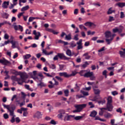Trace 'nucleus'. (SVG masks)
<instances>
[{
  "label": "nucleus",
  "mask_w": 125,
  "mask_h": 125,
  "mask_svg": "<svg viewBox=\"0 0 125 125\" xmlns=\"http://www.w3.org/2000/svg\"><path fill=\"white\" fill-rule=\"evenodd\" d=\"M59 58L63 60H70L71 59V58L66 57L64 53H59L53 58V60L56 61V60H58Z\"/></svg>",
  "instance_id": "3"
},
{
  "label": "nucleus",
  "mask_w": 125,
  "mask_h": 125,
  "mask_svg": "<svg viewBox=\"0 0 125 125\" xmlns=\"http://www.w3.org/2000/svg\"><path fill=\"white\" fill-rule=\"evenodd\" d=\"M77 75V72L76 71H74L72 72V74H68V78H70V77H74Z\"/></svg>",
  "instance_id": "36"
},
{
  "label": "nucleus",
  "mask_w": 125,
  "mask_h": 125,
  "mask_svg": "<svg viewBox=\"0 0 125 125\" xmlns=\"http://www.w3.org/2000/svg\"><path fill=\"white\" fill-rule=\"evenodd\" d=\"M112 102H113L112 97L108 96L107 104H112Z\"/></svg>",
  "instance_id": "24"
},
{
  "label": "nucleus",
  "mask_w": 125,
  "mask_h": 125,
  "mask_svg": "<svg viewBox=\"0 0 125 125\" xmlns=\"http://www.w3.org/2000/svg\"><path fill=\"white\" fill-rule=\"evenodd\" d=\"M8 5H9V1H5L2 4V7L5 9L8 7Z\"/></svg>",
  "instance_id": "9"
},
{
  "label": "nucleus",
  "mask_w": 125,
  "mask_h": 125,
  "mask_svg": "<svg viewBox=\"0 0 125 125\" xmlns=\"http://www.w3.org/2000/svg\"><path fill=\"white\" fill-rule=\"evenodd\" d=\"M83 56L85 57V59L86 60H88L90 59V58L91 57L90 56L88 55V53H85L83 55Z\"/></svg>",
  "instance_id": "20"
},
{
  "label": "nucleus",
  "mask_w": 125,
  "mask_h": 125,
  "mask_svg": "<svg viewBox=\"0 0 125 125\" xmlns=\"http://www.w3.org/2000/svg\"><path fill=\"white\" fill-rule=\"evenodd\" d=\"M98 104L100 105V104H102V105H103L104 103H105V100H103V101H99L98 102Z\"/></svg>",
  "instance_id": "53"
},
{
  "label": "nucleus",
  "mask_w": 125,
  "mask_h": 125,
  "mask_svg": "<svg viewBox=\"0 0 125 125\" xmlns=\"http://www.w3.org/2000/svg\"><path fill=\"white\" fill-rule=\"evenodd\" d=\"M119 31V29L117 28H114L113 30H112V32L113 33H117V32Z\"/></svg>",
  "instance_id": "63"
},
{
  "label": "nucleus",
  "mask_w": 125,
  "mask_h": 125,
  "mask_svg": "<svg viewBox=\"0 0 125 125\" xmlns=\"http://www.w3.org/2000/svg\"><path fill=\"white\" fill-rule=\"evenodd\" d=\"M116 112L117 113H120V114H122L123 113V111L122 110V108L119 107L118 109H116Z\"/></svg>",
  "instance_id": "41"
},
{
  "label": "nucleus",
  "mask_w": 125,
  "mask_h": 125,
  "mask_svg": "<svg viewBox=\"0 0 125 125\" xmlns=\"http://www.w3.org/2000/svg\"><path fill=\"white\" fill-rule=\"evenodd\" d=\"M119 7L123 8L125 6V2H118L116 4Z\"/></svg>",
  "instance_id": "21"
},
{
  "label": "nucleus",
  "mask_w": 125,
  "mask_h": 125,
  "mask_svg": "<svg viewBox=\"0 0 125 125\" xmlns=\"http://www.w3.org/2000/svg\"><path fill=\"white\" fill-rule=\"evenodd\" d=\"M59 67H60V70L62 71L63 69H64V67H65V65L63 64H59Z\"/></svg>",
  "instance_id": "50"
},
{
  "label": "nucleus",
  "mask_w": 125,
  "mask_h": 125,
  "mask_svg": "<svg viewBox=\"0 0 125 125\" xmlns=\"http://www.w3.org/2000/svg\"><path fill=\"white\" fill-rule=\"evenodd\" d=\"M86 73V70H81L79 74L80 75L83 77H84V75Z\"/></svg>",
  "instance_id": "25"
},
{
  "label": "nucleus",
  "mask_w": 125,
  "mask_h": 125,
  "mask_svg": "<svg viewBox=\"0 0 125 125\" xmlns=\"http://www.w3.org/2000/svg\"><path fill=\"white\" fill-rule=\"evenodd\" d=\"M35 19H36V18H35L33 17H31L29 18L28 21H29V22H32V21L33 20H35Z\"/></svg>",
  "instance_id": "55"
},
{
  "label": "nucleus",
  "mask_w": 125,
  "mask_h": 125,
  "mask_svg": "<svg viewBox=\"0 0 125 125\" xmlns=\"http://www.w3.org/2000/svg\"><path fill=\"white\" fill-rule=\"evenodd\" d=\"M120 14H121L120 18H125V14L124 13V12H121Z\"/></svg>",
  "instance_id": "59"
},
{
  "label": "nucleus",
  "mask_w": 125,
  "mask_h": 125,
  "mask_svg": "<svg viewBox=\"0 0 125 125\" xmlns=\"http://www.w3.org/2000/svg\"><path fill=\"white\" fill-rule=\"evenodd\" d=\"M87 65H89V63H88V62H85L84 64H83L82 65V67H83V68H85V67H87Z\"/></svg>",
  "instance_id": "45"
},
{
  "label": "nucleus",
  "mask_w": 125,
  "mask_h": 125,
  "mask_svg": "<svg viewBox=\"0 0 125 125\" xmlns=\"http://www.w3.org/2000/svg\"><path fill=\"white\" fill-rule=\"evenodd\" d=\"M73 118L72 115L65 116L64 117V121H71V119Z\"/></svg>",
  "instance_id": "19"
},
{
  "label": "nucleus",
  "mask_w": 125,
  "mask_h": 125,
  "mask_svg": "<svg viewBox=\"0 0 125 125\" xmlns=\"http://www.w3.org/2000/svg\"><path fill=\"white\" fill-rule=\"evenodd\" d=\"M80 86L81 85H80V84H78V83H76L75 84V87H74V89H76L77 90L79 91L80 90Z\"/></svg>",
  "instance_id": "30"
},
{
  "label": "nucleus",
  "mask_w": 125,
  "mask_h": 125,
  "mask_svg": "<svg viewBox=\"0 0 125 125\" xmlns=\"http://www.w3.org/2000/svg\"><path fill=\"white\" fill-rule=\"evenodd\" d=\"M3 118L5 119V120H7V119H8L9 118V116H8V114L7 113H5L3 114Z\"/></svg>",
  "instance_id": "48"
},
{
  "label": "nucleus",
  "mask_w": 125,
  "mask_h": 125,
  "mask_svg": "<svg viewBox=\"0 0 125 125\" xmlns=\"http://www.w3.org/2000/svg\"><path fill=\"white\" fill-rule=\"evenodd\" d=\"M81 92L82 93V94H83V95H84V96H87L89 95L88 92H85L83 90H81Z\"/></svg>",
  "instance_id": "34"
},
{
  "label": "nucleus",
  "mask_w": 125,
  "mask_h": 125,
  "mask_svg": "<svg viewBox=\"0 0 125 125\" xmlns=\"http://www.w3.org/2000/svg\"><path fill=\"white\" fill-rule=\"evenodd\" d=\"M29 5H27L26 6L22 7L21 9V11H22V12L26 11V10H28V9H29Z\"/></svg>",
  "instance_id": "28"
},
{
  "label": "nucleus",
  "mask_w": 125,
  "mask_h": 125,
  "mask_svg": "<svg viewBox=\"0 0 125 125\" xmlns=\"http://www.w3.org/2000/svg\"><path fill=\"white\" fill-rule=\"evenodd\" d=\"M83 116H76L74 118V119L76 120V121H79L83 119Z\"/></svg>",
  "instance_id": "38"
},
{
  "label": "nucleus",
  "mask_w": 125,
  "mask_h": 125,
  "mask_svg": "<svg viewBox=\"0 0 125 125\" xmlns=\"http://www.w3.org/2000/svg\"><path fill=\"white\" fill-rule=\"evenodd\" d=\"M85 26H89V27H91L92 25H93V23L90 22V21H88L86 22V23H84Z\"/></svg>",
  "instance_id": "29"
},
{
  "label": "nucleus",
  "mask_w": 125,
  "mask_h": 125,
  "mask_svg": "<svg viewBox=\"0 0 125 125\" xmlns=\"http://www.w3.org/2000/svg\"><path fill=\"white\" fill-rule=\"evenodd\" d=\"M24 12H21V13H20L18 15V18L20 19L21 16H23V14Z\"/></svg>",
  "instance_id": "61"
},
{
  "label": "nucleus",
  "mask_w": 125,
  "mask_h": 125,
  "mask_svg": "<svg viewBox=\"0 0 125 125\" xmlns=\"http://www.w3.org/2000/svg\"><path fill=\"white\" fill-rule=\"evenodd\" d=\"M101 111L99 112V114L100 116H103V114H104V107L100 108Z\"/></svg>",
  "instance_id": "31"
},
{
  "label": "nucleus",
  "mask_w": 125,
  "mask_h": 125,
  "mask_svg": "<svg viewBox=\"0 0 125 125\" xmlns=\"http://www.w3.org/2000/svg\"><path fill=\"white\" fill-rule=\"evenodd\" d=\"M31 57V54H26L24 56V59H29Z\"/></svg>",
  "instance_id": "40"
},
{
  "label": "nucleus",
  "mask_w": 125,
  "mask_h": 125,
  "mask_svg": "<svg viewBox=\"0 0 125 125\" xmlns=\"http://www.w3.org/2000/svg\"><path fill=\"white\" fill-rule=\"evenodd\" d=\"M38 86H41V87H42L43 86H44V83H43L42 82V81H40V83L37 84Z\"/></svg>",
  "instance_id": "43"
},
{
  "label": "nucleus",
  "mask_w": 125,
  "mask_h": 125,
  "mask_svg": "<svg viewBox=\"0 0 125 125\" xmlns=\"http://www.w3.org/2000/svg\"><path fill=\"white\" fill-rule=\"evenodd\" d=\"M88 104L91 106L90 108H94V104H92V102H89Z\"/></svg>",
  "instance_id": "58"
},
{
  "label": "nucleus",
  "mask_w": 125,
  "mask_h": 125,
  "mask_svg": "<svg viewBox=\"0 0 125 125\" xmlns=\"http://www.w3.org/2000/svg\"><path fill=\"white\" fill-rule=\"evenodd\" d=\"M50 124L51 125H56V122H55V121H54V120H51V122H50Z\"/></svg>",
  "instance_id": "62"
},
{
  "label": "nucleus",
  "mask_w": 125,
  "mask_h": 125,
  "mask_svg": "<svg viewBox=\"0 0 125 125\" xmlns=\"http://www.w3.org/2000/svg\"><path fill=\"white\" fill-rule=\"evenodd\" d=\"M79 35L76 34L74 36V37L73 38V40L74 41H79Z\"/></svg>",
  "instance_id": "47"
},
{
  "label": "nucleus",
  "mask_w": 125,
  "mask_h": 125,
  "mask_svg": "<svg viewBox=\"0 0 125 125\" xmlns=\"http://www.w3.org/2000/svg\"><path fill=\"white\" fill-rule=\"evenodd\" d=\"M55 78L57 79L58 81H59L60 82H62L63 79L62 78L59 77V76H56Z\"/></svg>",
  "instance_id": "46"
},
{
  "label": "nucleus",
  "mask_w": 125,
  "mask_h": 125,
  "mask_svg": "<svg viewBox=\"0 0 125 125\" xmlns=\"http://www.w3.org/2000/svg\"><path fill=\"white\" fill-rule=\"evenodd\" d=\"M119 54H120L121 57H123V58H125V52L120 51Z\"/></svg>",
  "instance_id": "37"
},
{
  "label": "nucleus",
  "mask_w": 125,
  "mask_h": 125,
  "mask_svg": "<svg viewBox=\"0 0 125 125\" xmlns=\"http://www.w3.org/2000/svg\"><path fill=\"white\" fill-rule=\"evenodd\" d=\"M4 39L5 40H8V39H9V35L7 33H5L4 36Z\"/></svg>",
  "instance_id": "51"
},
{
  "label": "nucleus",
  "mask_w": 125,
  "mask_h": 125,
  "mask_svg": "<svg viewBox=\"0 0 125 125\" xmlns=\"http://www.w3.org/2000/svg\"><path fill=\"white\" fill-rule=\"evenodd\" d=\"M104 116L105 118H106L107 119H108V118H111V117L112 116V114L107 112L104 115Z\"/></svg>",
  "instance_id": "33"
},
{
  "label": "nucleus",
  "mask_w": 125,
  "mask_h": 125,
  "mask_svg": "<svg viewBox=\"0 0 125 125\" xmlns=\"http://www.w3.org/2000/svg\"><path fill=\"white\" fill-rule=\"evenodd\" d=\"M69 92L68 89L64 90V93L65 96H66V97H68V96H69Z\"/></svg>",
  "instance_id": "32"
},
{
  "label": "nucleus",
  "mask_w": 125,
  "mask_h": 125,
  "mask_svg": "<svg viewBox=\"0 0 125 125\" xmlns=\"http://www.w3.org/2000/svg\"><path fill=\"white\" fill-rule=\"evenodd\" d=\"M47 77H49L50 78H52V77H54L55 76V73H52L51 75L49 74V73H47Z\"/></svg>",
  "instance_id": "44"
},
{
  "label": "nucleus",
  "mask_w": 125,
  "mask_h": 125,
  "mask_svg": "<svg viewBox=\"0 0 125 125\" xmlns=\"http://www.w3.org/2000/svg\"><path fill=\"white\" fill-rule=\"evenodd\" d=\"M90 80L91 81H94L95 80V76L93 74L91 76H90Z\"/></svg>",
  "instance_id": "52"
},
{
  "label": "nucleus",
  "mask_w": 125,
  "mask_h": 125,
  "mask_svg": "<svg viewBox=\"0 0 125 125\" xmlns=\"http://www.w3.org/2000/svg\"><path fill=\"white\" fill-rule=\"evenodd\" d=\"M110 124L111 125H117V124H115V119H111Z\"/></svg>",
  "instance_id": "57"
},
{
  "label": "nucleus",
  "mask_w": 125,
  "mask_h": 125,
  "mask_svg": "<svg viewBox=\"0 0 125 125\" xmlns=\"http://www.w3.org/2000/svg\"><path fill=\"white\" fill-rule=\"evenodd\" d=\"M65 40L67 41H70V40H72V36L71 35V34H69L68 35H66Z\"/></svg>",
  "instance_id": "26"
},
{
  "label": "nucleus",
  "mask_w": 125,
  "mask_h": 125,
  "mask_svg": "<svg viewBox=\"0 0 125 125\" xmlns=\"http://www.w3.org/2000/svg\"><path fill=\"white\" fill-rule=\"evenodd\" d=\"M112 95H113L114 96H115V95H117L118 94V92H117V91H114L111 92Z\"/></svg>",
  "instance_id": "64"
},
{
  "label": "nucleus",
  "mask_w": 125,
  "mask_h": 125,
  "mask_svg": "<svg viewBox=\"0 0 125 125\" xmlns=\"http://www.w3.org/2000/svg\"><path fill=\"white\" fill-rule=\"evenodd\" d=\"M113 40V38H111L110 39H105V41L107 43V44L111 43V41Z\"/></svg>",
  "instance_id": "39"
},
{
  "label": "nucleus",
  "mask_w": 125,
  "mask_h": 125,
  "mask_svg": "<svg viewBox=\"0 0 125 125\" xmlns=\"http://www.w3.org/2000/svg\"><path fill=\"white\" fill-rule=\"evenodd\" d=\"M60 77H64V78H69V74L67 72H60L59 73Z\"/></svg>",
  "instance_id": "10"
},
{
  "label": "nucleus",
  "mask_w": 125,
  "mask_h": 125,
  "mask_svg": "<svg viewBox=\"0 0 125 125\" xmlns=\"http://www.w3.org/2000/svg\"><path fill=\"white\" fill-rule=\"evenodd\" d=\"M10 43L12 44V48H16V44H18V42L16 41H13V40H12L10 42Z\"/></svg>",
  "instance_id": "11"
},
{
  "label": "nucleus",
  "mask_w": 125,
  "mask_h": 125,
  "mask_svg": "<svg viewBox=\"0 0 125 125\" xmlns=\"http://www.w3.org/2000/svg\"><path fill=\"white\" fill-rule=\"evenodd\" d=\"M46 31L50 32V33H52L54 35H58V34H59V32H56L54 30L50 28H47Z\"/></svg>",
  "instance_id": "13"
},
{
  "label": "nucleus",
  "mask_w": 125,
  "mask_h": 125,
  "mask_svg": "<svg viewBox=\"0 0 125 125\" xmlns=\"http://www.w3.org/2000/svg\"><path fill=\"white\" fill-rule=\"evenodd\" d=\"M42 53L45 54V55H47L48 53H47V51H46V50L42 49Z\"/></svg>",
  "instance_id": "60"
},
{
  "label": "nucleus",
  "mask_w": 125,
  "mask_h": 125,
  "mask_svg": "<svg viewBox=\"0 0 125 125\" xmlns=\"http://www.w3.org/2000/svg\"><path fill=\"white\" fill-rule=\"evenodd\" d=\"M96 87H94L93 88L94 92L96 95H99V94H100L101 91L99 89H96L95 88Z\"/></svg>",
  "instance_id": "17"
},
{
  "label": "nucleus",
  "mask_w": 125,
  "mask_h": 125,
  "mask_svg": "<svg viewBox=\"0 0 125 125\" xmlns=\"http://www.w3.org/2000/svg\"><path fill=\"white\" fill-rule=\"evenodd\" d=\"M92 75H93V72H86V73L84 75V77L85 78H90V77H91V76H92Z\"/></svg>",
  "instance_id": "15"
},
{
  "label": "nucleus",
  "mask_w": 125,
  "mask_h": 125,
  "mask_svg": "<svg viewBox=\"0 0 125 125\" xmlns=\"http://www.w3.org/2000/svg\"><path fill=\"white\" fill-rule=\"evenodd\" d=\"M59 113H60L58 115V118L59 119H62L63 117H64V115H65V110L63 109H60L59 110Z\"/></svg>",
  "instance_id": "7"
},
{
  "label": "nucleus",
  "mask_w": 125,
  "mask_h": 125,
  "mask_svg": "<svg viewBox=\"0 0 125 125\" xmlns=\"http://www.w3.org/2000/svg\"><path fill=\"white\" fill-rule=\"evenodd\" d=\"M34 118H37V119H41L42 118V113L40 111H37L34 116Z\"/></svg>",
  "instance_id": "14"
},
{
  "label": "nucleus",
  "mask_w": 125,
  "mask_h": 125,
  "mask_svg": "<svg viewBox=\"0 0 125 125\" xmlns=\"http://www.w3.org/2000/svg\"><path fill=\"white\" fill-rule=\"evenodd\" d=\"M66 54L68 55V56H72V51L70 49H67L66 51Z\"/></svg>",
  "instance_id": "27"
},
{
  "label": "nucleus",
  "mask_w": 125,
  "mask_h": 125,
  "mask_svg": "<svg viewBox=\"0 0 125 125\" xmlns=\"http://www.w3.org/2000/svg\"><path fill=\"white\" fill-rule=\"evenodd\" d=\"M83 45H78L77 49L80 50V49H83Z\"/></svg>",
  "instance_id": "54"
},
{
  "label": "nucleus",
  "mask_w": 125,
  "mask_h": 125,
  "mask_svg": "<svg viewBox=\"0 0 125 125\" xmlns=\"http://www.w3.org/2000/svg\"><path fill=\"white\" fill-rule=\"evenodd\" d=\"M2 105L4 108L8 110V113H9V116L12 117L10 122L13 124L15 122V117H16V115L14 114V111H15L16 107L15 106L10 107V105H6L4 104H3Z\"/></svg>",
  "instance_id": "2"
},
{
  "label": "nucleus",
  "mask_w": 125,
  "mask_h": 125,
  "mask_svg": "<svg viewBox=\"0 0 125 125\" xmlns=\"http://www.w3.org/2000/svg\"><path fill=\"white\" fill-rule=\"evenodd\" d=\"M33 34L35 35V37H34L35 40H39L40 39V37H41L42 36V35H41V32H37L36 30H34Z\"/></svg>",
  "instance_id": "8"
},
{
  "label": "nucleus",
  "mask_w": 125,
  "mask_h": 125,
  "mask_svg": "<svg viewBox=\"0 0 125 125\" xmlns=\"http://www.w3.org/2000/svg\"><path fill=\"white\" fill-rule=\"evenodd\" d=\"M86 104H77L75 106L76 109L73 110V113H80L83 111V109H84L87 106Z\"/></svg>",
  "instance_id": "4"
},
{
  "label": "nucleus",
  "mask_w": 125,
  "mask_h": 125,
  "mask_svg": "<svg viewBox=\"0 0 125 125\" xmlns=\"http://www.w3.org/2000/svg\"><path fill=\"white\" fill-rule=\"evenodd\" d=\"M96 115H97V112L95 110H93L92 112H91V113L90 114V117H92V118H95L96 117Z\"/></svg>",
  "instance_id": "18"
},
{
  "label": "nucleus",
  "mask_w": 125,
  "mask_h": 125,
  "mask_svg": "<svg viewBox=\"0 0 125 125\" xmlns=\"http://www.w3.org/2000/svg\"><path fill=\"white\" fill-rule=\"evenodd\" d=\"M0 63L3 64V65H5V66H10L11 65V62L5 59L0 60Z\"/></svg>",
  "instance_id": "6"
},
{
  "label": "nucleus",
  "mask_w": 125,
  "mask_h": 125,
  "mask_svg": "<svg viewBox=\"0 0 125 125\" xmlns=\"http://www.w3.org/2000/svg\"><path fill=\"white\" fill-rule=\"evenodd\" d=\"M78 45H83V40L80 39L79 42H77Z\"/></svg>",
  "instance_id": "49"
},
{
  "label": "nucleus",
  "mask_w": 125,
  "mask_h": 125,
  "mask_svg": "<svg viewBox=\"0 0 125 125\" xmlns=\"http://www.w3.org/2000/svg\"><path fill=\"white\" fill-rule=\"evenodd\" d=\"M108 21L109 22H112V21H115V19H114V17L109 16Z\"/></svg>",
  "instance_id": "42"
},
{
  "label": "nucleus",
  "mask_w": 125,
  "mask_h": 125,
  "mask_svg": "<svg viewBox=\"0 0 125 125\" xmlns=\"http://www.w3.org/2000/svg\"><path fill=\"white\" fill-rule=\"evenodd\" d=\"M95 121H101V122H105V120L104 119H102L99 117V116H95Z\"/></svg>",
  "instance_id": "23"
},
{
  "label": "nucleus",
  "mask_w": 125,
  "mask_h": 125,
  "mask_svg": "<svg viewBox=\"0 0 125 125\" xmlns=\"http://www.w3.org/2000/svg\"><path fill=\"white\" fill-rule=\"evenodd\" d=\"M3 25H5V24H8V25H9L10 26H11V23L6 21H4L3 22Z\"/></svg>",
  "instance_id": "56"
},
{
  "label": "nucleus",
  "mask_w": 125,
  "mask_h": 125,
  "mask_svg": "<svg viewBox=\"0 0 125 125\" xmlns=\"http://www.w3.org/2000/svg\"><path fill=\"white\" fill-rule=\"evenodd\" d=\"M105 38L106 39H109V38H112V33H111V31H107L105 32Z\"/></svg>",
  "instance_id": "12"
},
{
  "label": "nucleus",
  "mask_w": 125,
  "mask_h": 125,
  "mask_svg": "<svg viewBox=\"0 0 125 125\" xmlns=\"http://www.w3.org/2000/svg\"><path fill=\"white\" fill-rule=\"evenodd\" d=\"M104 110L108 111V112H112L114 106L112 104H106V107H104Z\"/></svg>",
  "instance_id": "5"
},
{
  "label": "nucleus",
  "mask_w": 125,
  "mask_h": 125,
  "mask_svg": "<svg viewBox=\"0 0 125 125\" xmlns=\"http://www.w3.org/2000/svg\"><path fill=\"white\" fill-rule=\"evenodd\" d=\"M115 10H113V8L110 7L108 9L107 12V14H108V15H110V14H112V13H115Z\"/></svg>",
  "instance_id": "16"
},
{
  "label": "nucleus",
  "mask_w": 125,
  "mask_h": 125,
  "mask_svg": "<svg viewBox=\"0 0 125 125\" xmlns=\"http://www.w3.org/2000/svg\"><path fill=\"white\" fill-rule=\"evenodd\" d=\"M70 46V47H76V46H77V44L76 43V42H75V41H72L70 43H69Z\"/></svg>",
  "instance_id": "22"
},
{
  "label": "nucleus",
  "mask_w": 125,
  "mask_h": 125,
  "mask_svg": "<svg viewBox=\"0 0 125 125\" xmlns=\"http://www.w3.org/2000/svg\"><path fill=\"white\" fill-rule=\"evenodd\" d=\"M49 68H50V69H52V70L56 69V66H55L54 64H49Z\"/></svg>",
  "instance_id": "35"
},
{
  "label": "nucleus",
  "mask_w": 125,
  "mask_h": 125,
  "mask_svg": "<svg viewBox=\"0 0 125 125\" xmlns=\"http://www.w3.org/2000/svg\"><path fill=\"white\" fill-rule=\"evenodd\" d=\"M11 79L12 81H14V82H17L18 84H20L21 85H22L23 83H28L30 82V80H27V79H28V75L26 74L21 75L20 78H18L16 76H12Z\"/></svg>",
  "instance_id": "1"
}]
</instances>
